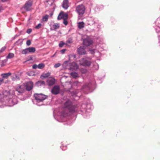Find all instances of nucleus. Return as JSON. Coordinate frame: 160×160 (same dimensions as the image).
<instances>
[{
    "mask_svg": "<svg viewBox=\"0 0 160 160\" xmlns=\"http://www.w3.org/2000/svg\"><path fill=\"white\" fill-rule=\"evenodd\" d=\"M75 108L76 106L73 105L72 102L70 100H67L64 103L62 113L66 116L68 113L74 112Z\"/></svg>",
    "mask_w": 160,
    "mask_h": 160,
    "instance_id": "f257e3e1",
    "label": "nucleus"
},
{
    "mask_svg": "<svg viewBox=\"0 0 160 160\" xmlns=\"http://www.w3.org/2000/svg\"><path fill=\"white\" fill-rule=\"evenodd\" d=\"M76 10L79 15L82 16L85 13V8L82 4L79 5L76 7Z\"/></svg>",
    "mask_w": 160,
    "mask_h": 160,
    "instance_id": "f03ea898",
    "label": "nucleus"
},
{
    "mask_svg": "<svg viewBox=\"0 0 160 160\" xmlns=\"http://www.w3.org/2000/svg\"><path fill=\"white\" fill-rule=\"evenodd\" d=\"M34 97L36 100L39 101H42L46 98L47 97L42 94H35Z\"/></svg>",
    "mask_w": 160,
    "mask_h": 160,
    "instance_id": "7ed1b4c3",
    "label": "nucleus"
},
{
    "mask_svg": "<svg viewBox=\"0 0 160 160\" xmlns=\"http://www.w3.org/2000/svg\"><path fill=\"white\" fill-rule=\"evenodd\" d=\"M32 1L29 0L26 2L23 8H24L26 11H30L32 9Z\"/></svg>",
    "mask_w": 160,
    "mask_h": 160,
    "instance_id": "20e7f679",
    "label": "nucleus"
},
{
    "mask_svg": "<svg viewBox=\"0 0 160 160\" xmlns=\"http://www.w3.org/2000/svg\"><path fill=\"white\" fill-rule=\"evenodd\" d=\"M15 90L19 94H21L24 92L25 91V88L24 85H18L15 88Z\"/></svg>",
    "mask_w": 160,
    "mask_h": 160,
    "instance_id": "39448f33",
    "label": "nucleus"
},
{
    "mask_svg": "<svg viewBox=\"0 0 160 160\" xmlns=\"http://www.w3.org/2000/svg\"><path fill=\"white\" fill-rule=\"evenodd\" d=\"M83 43L85 46H88L92 44L93 41L90 38L87 37L86 38L84 39Z\"/></svg>",
    "mask_w": 160,
    "mask_h": 160,
    "instance_id": "423d86ee",
    "label": "nucleus"
},
{
    "mask_svg": "<svg viewBox=\"0 0 160 160\" xmlns=\"http://www.w3.org/2000/svg\"><path fill=\"white\" fill-rule=\"evenodd\" d=\"M60 91V88L59 86L55 85L52 88L51 92L54 95H57L58 94Z\"/></svg>",
    "mask_w": 160,
    "mask_h": 160,
    "instance_id": "0eeeda50",
    "label": "nucleus"
},
{
    "mask_svg": "<svg viewBox=\"0 0 160 160\" xmlns=\"http://www.w3.org/2000/svg\"><path fill=\"white\" fill-rule=\"evenodd\" d=\"M91 62L86 59L83 58L80 60V64L82 66H89L91 64Z\"/></svg>",
    "mask_w": 160,
    "mask_h": 160,
    "instance_id": "6e6552de",
    "label": "nucleus"
},
{
    "mask_svg": "<svg viewBox=\"0 0 160 160\" xmlns=\"http://www.w3.org/2000/svg\"><path fill=\"white\" fill-rule=\"evenodd\" d=\"M26 89L28 91H30L32 89L33 87V83L31 81L27 82L24 85Z\"/></svg>",
    "mask_w": 160,
    "mask_h": 160,
    "instance_id": "1a4fd4ad",
    "label": "nucleus"
},
{
    "mask_svg": "<svg viewBox=\"0 0 160 160\" xmlns=\"http://www.w3.org/2000/svg\"><path fill=\"white\" fill-rule=\"evenodd\" d=\"M65 18H68V14L63 12H61L58 17V19L59 20Z\"/></svg>",
    "mask_w": 160,
    "mask_h": 160,
    "instance_id": "9d476101",
    "label": "nucleus"
},
{
    "mask_svg": "<svg viewBox=\"0 0 160 160\" xmlns=\"http://www.w3.org/2000/svg\"><path fill=\"white\" fill-rule=\"evenodd\" d=\"M69 69L70 70H75L78 68V66L75 62L69 63Z\"/></svg>",
    "mask_w": 160,
    "mask_h": 160,
    "instance_id": "9b49d317",
    "label": "nucleus"
},
{
    "mask_svg": "<svg viewBox=\"0 0 160 160\" xmlns=\"http://www.w3.org/2000/svg\"><path fill=\"white\" fill-rule=\"evenodd\" d=\"M55 82V79L53 78L49 77L47 80V82L49 86H52L54 84Z\"/></svg>",
    "mask_w": 160,
    "mask_h": 160,
    "instance_id": "f8f14e48",
    "label": "nucleus"
},
{
    "mask_svg": "<svg viewBox=\"0 0 160 160\" xmlns=\"http://www.w3.org/2000/svg\"><path fill=\"white\" fill-rule=\"evenodd\" d=\"M77 52L80 55L85 54L86 53L85 48L81 46L77 49Z\"/></svg>",
    "mask_w": 160,
    "mask_h": 160,
    "instance_id": "ddd939ff",
    "label": "nucleus"
},
{
    "mask_svg": "<svg viewBox=\"0 0 160 160\" xmlns=\"http://www.w3.org/2000/svg\"><path fill=\"white\" fill-rule=\"evenodd\" d=\"M63 8L65 9H67L69 7V3L68 0H64L62 4Z\"/></svg>",
    "mask_w": 160,
    "mask_h": 160,
    "instance_id": "4468645a",
    "label": "nucleus"
},
{
    "mask_svg": "<svg viewBox=\"0 0 160 160\" xmlns=\"http://www.w3.org/2000/svg\"><path fill=\"white\" fill-rule=\"evenodd\" d=\"M69 63L68 61H65L62 64V66L65 69H69Z\"/></svg>",
    "mask_w": 160,
    "mask_h": 160,
    "instance_id": "2eb2a0df",
    "label": "nucleus"
},
{
    "mask_svg": "<svg viewBox=\"0 0 160 160\" xmlns=\"http://www.w3.org/2000/svg\"><path fill=\"white\" fill-rule=\"evenodd\" d=\"M27 48L28 53H33L36 51V49L34 47H30Z\"/></svg>",
    "mask_w": 160,
    "mask_h": 160,
    "instance_id": "dca6fc26",
    "label": "nucleus"
},
{
    "mask_svg": "<svg viewBox=\"0 0 160 160\" xmlns=\"http://www.w3.org/2000/svg\"><path fill=\"white\" fill-rule=\"evenodd\" d=\"M11 75V72H9L7 73H2L1 74V76L3 78H7L8 77L10 76Z\"/></svg>",
    "mask_w": 160,
    "mask_h": 160,
    "instance_id": "f3484780",
    "label": "nucleus"
},
{
    "mask_svg": "<svg viewBox=\"0 0 160 160\" xmlns=\"http://www.w3.org/2000/svg\"><path fill=\"white\" fill-rule=\"evenodd\" d=\"M50 75V73L49 72H48L46 73H43L41 76V78L43 79L42 78H46L49 76Z\"/></svg>",
    "mask_w": 160,
    "mask_h": 160,
    "instance_id": "a211bd4d",
    "label": "nucleus"
},
{
    "mask_svg": "<svg viewBox=\"0 0 160 160\" xmlns=\"http://www.w3.org/2000/svg\"><path fill=\"white\" fill-rule=\"evenodd\" d=\"M60 27L58 23H54L52 25V28L54 30H56V29Z\"/></svg>",
    "mask_w": 160,
    "mask_h": 160,
    "instance_id": "6ab92c4d",
    "label": "nucleus"
},
{
    "mask_svg": "<svg viewBox=\"0 0 160 160\" xmlns=\"http://www.w3.org/2000/svg\"><path fill=\"white\" fill-rule=\"evenodd\" d=\"M70 74L74 78H76L78 77V74L76 72H71Z\"/></svg>",
    "mask_w": 160,
    "mask_h": 160,
    "instance_id": "aec40b11",
    "label": "nucleus"
},
{
    "mask_svg": "<svg viewBox=\"0 0 160 160\" xmlns=\"http://www.w3.org/2000/svg\"><path fill=\"white\" fill-rule=\"evenodd\" d=\"M49 16L48 15H45L43 16L42 18V20L43 22H46L48 21Z\"/></svg>",
    "mask_w": 160,
    "mask_h": 160,
    "instance_id": "412c9836",
    "label": "nucleus"
},
{
    "mask_svg": "<svg viewBox=\"0 0 160 160\" xmlns=\"http://www.w3.org/2000/svg\"><path fill=\"white\" fill-rule=\"evenodd\" d=\"M78 27L79 29H81L84 27V23L83 22H79L78 23Z\"/></svg>",
    "mask_w": 160,
    "mask_h": 160,
    "instance_id": "4be33fe9",
    "label": "nucleus"
},
{
    "mask_svg": "<svg viewBox=\"0 0 160 160\" xmlns=\"http://www.w3.org/2000/svg\"><path fill=\"white\" fill-rule=\"evenodd\" d=\"M45 64L44 63H40L38 65V68L40 69H42L45 67Z\"/></svg>",
    "mask_w": 160,
    "mask_h": 160,
    "instance_id": "5701e85b",
    "label": "nucleus"
},
{
    "mask_svg": "<svg viewBox=\"0 0 160 160\" xmlns=\"http://www.w3.org/2000/svg\"><path fill=\"white\" fill-rule=\"evenodd\" d=\"M38 85H45V82L43 81H39L37 82Z\"/></svg>",
    "mask_w": 160,
    "mask_h": 160,
    "instance_id": "b1692460",
    "label": "nucleus"
},
{
    "mask_svg": "<svg viewBox=\"0 0 160 160\" xmlns=\"http://www.w3.org/2000/svg\"><path fill=\"white\" fill-rule=\"evenodd\" d=\"M14 55L13 53H10L7 57V58H11L14 57Z\"/></svg>",
    "mask_w": 160,
    "mask_h": 160,
    "instance_id": "393cba45",
    "label": "nucleus"
},
{
    "mask_svg": "<svg viewBox=\"0 0 160 160\" xmlns=\"http://www.w3.org/2000/svg\"><path fill=\"white\" fill-rule=\"evenodd\" d=\"M22 54H26L28 53V48H26L25 49H23L22 52Z\"/></svg>",
    "mask_w": 160,
    "mask_h": 160,
    "instance_id": "a878e982",
    "label": "nucleus"
},
{
    "mask_svg": "<svg viewBox=\"0 0 160 160\" xmlns=\"http://www.w3.org/2000/svg\"><path fill=\"white\" fill-rule=\"evenodd\" d=\"M68 18H65L63 19V23L65 25H67L68 24V22L67 19Z\"/></svg>",
    "mask_w": 160,
    "mask_h": 160,
    "instance_id": "bb28decb",
    "label": "nucleus"
},
{
    "mask_svg": "<svg viewBox=\"0 0 160 160\" xmlns=\"http://www.w3.org/2000/svg\"><path fill=\"white\" fill-rule=\"evenodd\" d=\"M41 26H42L41 24L39 23L38 24V25L36 26L35 28L36 29H39L41 27Z\"/></svg>",
    "mask_w": 160,
    "mask_h": 160,
    "instance_id": "cd10ccee",
    "label": "nucleus"
},
{
    "mask_svg": "<svg viewBox=\"0 0 160 160\" xmlns=\"http://www.w3.org/2000/svg\"><path fill=\"white\" fill-rule=\"evenodd\" d=\"M61 65V64L60 63H57L55 64L54 67L55 68H57L60 67Z\"/></svg>",
    "mask_w": 160,
    "mask_h": 160,
    "instance_id": "c85d7f7f",
    "label": "nucleus"
},
{
    "mask_svg": "<svg viewBox=\"0 0 160 160\" xmlns=\"http://www.w3.org/2000/svg\"><path fill=\"white\" fill-rule=\"evenodd\" d=\"M26 44H27V45L28 46L30 45L31 44V42L30 40H27V42H26Z\"/></svg>",
    "mask_w": 160,
    "mask_h": 160,
    "instance_id": "c756f323",
    "label": "nucleus"
},
{
    "mask_svg": "<svg viewBox=\"0 0 160 160\" xmlns=\"http://www.w3.org/2000/svg\"><path fill=\"white\" fill-rule=\"evenodd\" d=\"M64 44V42H61L59 43V46L60 47H63Z\"/></svg>",
    "mask_w": 160,
    "mask_h": 160,
    "instance_id": "7c9ffc66",
    "label": "nucleus"
},
{
    "mask_svg": "<svg viewBox=\"0 0 160 160\" xmlns=\"http://www.w3.org/2000/svg\"><path fill=\"white\" fill-rule=\"evenodd\" d=\"M6 49L5 47H2L0 50V53L2 52L3 51H4Z\"/></svg>",
    "mask_w": 160,
    "mask_h": 160,
    "instance_id": "2f4dec72",
    "label": "nucleus"
},
{
    "mask_svg": "<svg viewBox=\"0 0 160 160\" xmlns=\"http://www.w3.org/2000/svg\"><path fill=\"white\" fill-rule=\"evenodd\" d=\"M38 68V65L36 64H34L32 66V68L34 69H35Z\"/></svg>",
    "mask_w": 160,
    "mask_h": 160,
    "instance_id": "473e14b6",
    "label": "nucleus"
},
{
    "mask_svg": "<svg viewBox=\"0 0 160 160\" xmlns=\"http://www.w3.org/2000/svg\"><path fill=\"white\" fill-rule=\"evenodd\" d=\"M66 51V49H63L60 51V52L61 53L63 54L65 52V51Z\"/></svg>",
    "mask_w": 160,
    "mask_h": 160,
    "instance_id": "72a5a7b5",
    "label": "nucleus"
},
{
    "mask_svg": "<svg viewBox=\"0 0 160 160\" xmlns=\"http://www.w3.org/2000/svg\"><path fill=\"white\" fill-rule=\"evenodd\" d=\"M32 31V30L31 29H29L27 30V32L29 34Z\"/></svg>",
    "mask_w": 160,
    "mask_h": 160,
    "instance_id": "f704fd0d",
    "label": "nucleus"
},
{
    "mask_svg": "<svg viewBox=\"0 0 160 160\" xmlns=\"http://www.w3.org/2000/svg\"><path fill=\"white\" fill-rule=\"evenodd\" d=\"M3 97V94H0V100Z\"/></svg>",
    "mask_w": 160,
    "mask_h": 160,
    "instance_id": "c9c22d12",
    "label": "nucleus"
},
{
    "mask_svg": "<svg viewBox=\"0 0 160 160\" xmlns=\"http://www.w3.org/2000/svg\"><path fill=\"white\" fill-rule=\"evenodd\" d=\"M79 83H80L78 81L75 82L74 83V84L77 85H78L79 84Z\"/></svg>",
    "mask_w": 160,
    "mask_h": 160,
    "instance_id": "e433bc0d",
    "label": "nucleus"
},
{
    "mask_svg": "<svg viewBox=\"0 0 160 160\" xmlns=\"http://www.w3.org/2000/svg\"><path fill=\"white\" fill-rule=\"evenodd\" d=\"M4 81V79H2V78H0V82H2Z\"/></svg>",
    "mask_w": 160,
    "mask_h": 160,
    "instance_id": "4c0bfd02",
    "label": "nucleus"
},
{
    "mask_svg": "<svg viewBox=\"0 0 160 160\" xmlns=\"http://www.w3.org/2000/svg\"><path fill=\"white\" fill-rule=\"evenodd\" d=\"M94 49H92L90 50V51L92 53H94Z\"/></svg>",
    "mask_w": 160,
    "mask_h": 160,
    "instance_id": "58836bf2",
    "label": "nucleus"
},
{
    "mask_svg": "<svg viewBox=\"0 0 160 160\" xmlns=\"http://www.w3.org/2000/svg\"><path fill=\"white\" fill-rule=\"evenodd\" d=\"M3 10V8L2 7H0V12Z\"/></svg>",
    "mask_w": 160,
    "mask_h": 160,
    "instance_id": "ea45409f",
    "label": "nucleus"
},
{
    "mask_svg": "<svg viewBox=\"0 0 160 160\" xmlns=\"http://www.w3.org/2000/svg\"><path fill=\"white\" fill-rule=\"evenodd\" d=\"M87 72V70L86 69H84L83 70V71L82 72L83 73H85Z\"/></svg>",
    "mask_w": 160,
    "mask_h": 160,
    "instance_id": "a19ab883",
    "label": "nucleus"
},
{
    "mask_svg": "<svg viewBox=\"0 0 160 160\" xmlns=\"http://www.w3.org/2000/svg\"><path fill=\"white\" fill-rule=\"evenodd\" d=\"M52 14H53V13H51L50 14V15L51 17H52Z\"/></svg>",
    "mask_w": 160,
    "mask_h": 160,
    "instance_id": "79ce46f5",
    "label": "nucleus"
},
{
    "mask_svg": "<svg viewBox=\"0 0 160 160\" xmlns=\"http://www.w3.org/2000/svg\"><path fill=\"white\" fill-rule=\"evenodd\" d=\"M56 53V52L52 56V57H54L55 56Z\"/></svg>",
    "mask_w": 160,
    "mask_h": 160,
    "instance_id": "37998d69",
    "label": "nucleus"
},
{
    "mask_svg": "<svg viewBox=\"0 0 160 160\" xmlns=\"http://www.w3.org/2000/svg\"><path fill=\"white\" fill-rule=\"evenodd\" d=\"M27 74L29 76H31V75H30V73H27Z\"/></svg>",
    "mask_w": 160,
    "mask_h": 160,
    "instance_id": "c03bdc74",
    "label": "nucleus"
},
{
    "mask_svg": "<svg viewBox=\"0 0 160 160\" xmlns=\"http://www.w3.org/2000/svg\"><path fill=\"white\" fill-rule=\"evenodd\" d=\"M2 83L0 82V85L2 84Z\"/></svg>",
    "mask_w": 160,
    "mask_h": 160,
    "instance_id": "a18cd8bd",
    "label": "nucleus"
},
{
    "mask_svg": "<svg viewBox=\"0 0 160 160\" xmlns=\"http://www.w3.org/2000/svg\"><path fill=\"white\" fill-rule=\"evenodd\" d=\"M74 58H75L76 57L75 55H74Z\"/></svg>",
    "mask_w": 160,
    "mask_h": 160,
    "instance_id": "49530a36",
    "label": "nucleus"
}]
</instances>
